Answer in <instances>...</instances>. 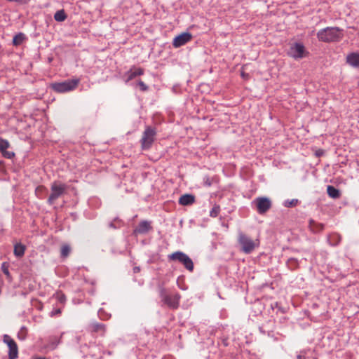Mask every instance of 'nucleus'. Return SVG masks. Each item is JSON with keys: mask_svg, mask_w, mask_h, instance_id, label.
I'll list each match as a JSON object with an SVG mask.
<instances>
[{"mask_svg": "<svg viewBox=\"0 0 359 359\" xmlns=\"http://www.w3.org/2000/svg\"><path fill=\"white\" fill-rule=\"evenodd\" d=\"M319 41L330 43L339 41L344 37L343 30L338 27H327L319 30L317 33Z\"/></svg>", "mask_w": 359, "mask_h": 359, "instance_id": "1", "label": "nucleus"}, {"mask_svg": "<svg viewBox=\"0 0 359 359\" xmlns=\"http://www.w3.org/2000/svg\"><path fill=\"white\" fill-rule=\"evenodd\" d=\"M79 82V79H72L63 82L54 83L51 85V87L55 92L66 93L76 89Z\"/></svg>", "mask_w": 359, "mask_h": 359, "instance_id": "2", "label": "nucleus"}, {"mask_svg": "<svg viewBox=\"0 0 359 359\" xmlns=\"http://www.w3.org/2000/svg\"><path fill=\"white\" fill-rule=\"evenodd\" d=\"M67 186L60 182H54L51 184V193L48 198V203L50 205L53 204L55 201L62 196L66 191Z\"/></svg>", "mask_w": 359, "mask_h": 359, "instance_id": "3", "label": "nucleus"}, {"mask_svg": "<svg viewBox=\"0 0 359 359\" xmlns=\"http://www.w3.org/2000/svg\"><path fill=\"white\" fill-rule=\"evenodd\" d=\"M168 259L171 261H178L189 271H192L194 270V263L191 259L187 255L181 251H177L169 255Z\"/></svg>", "mask_w": 359, "mask_h": 359, "instance_id": "4", "label": "nucleus"}, {"mask_svg": "<svg viewBox=\"0 0 359 359\" xmlns=\"http://www.w3.org/2000/svg\"><path fill=\"white\" fill-rule=\"evenodd\" d=\"M238 241L241 246L242 251L246 254L250 253L259 244L258 240L254 241L243 233L239 234Z\"/></svg>", "mask_w": 359, "mask_h": 359, "instance_id": "5", "label": "nucleus"}, {"mask_svg": "<svg viewBox=\"0 0 359 359\" xmlns=\"http://www.w3.org/2000/svg\"><path fill=\"white\" fill-rule=\"evenodd\" d=\"M156 132L151 127H147L141 138V147L143 150H148L151 148L155 140Z\"/></svg>", "mask_w": 359, "mask_h": 359, "instance_id": "6", "label": "nucleus"}, {"mask_svg": "<svg viewBox=\"0 0 359 359\" xmlns=\"http://www.w3.org/2000/svg\"><path fill=\"white\" fill-rule=\"evenodd\" d=\"M287 55L295 60L302 59L309 55L304 46L301 43H294L290 45Z\"/></svg>", "mask_w": 359, "mask_h": 359, "instance_id": "7", "label": "nucleus"}, {"mask_svg": "<svg viewBox=\"0 0 359 359\" xmlns=\"http://www.w3.org/2000/svg\"><path fill=\"white\" fill-rule=\"evenodd\" d=\"M161 297L163 302L171 309H177L179 306V301L180 296L179 294L173 295L167 294L164 291L161 292Z\"/></svg>", "mask_w": 359, "mask_h": 359, "instance_id": "8", "label": "nucleus"}, {"mask_svg": "<svg viewBox=\"0 0 359 359\" xmlns=\"http://www.w3.org/2000/svg\"><path fill=\"white\" fill-rule=\"evenodd\" d=\"M4 342L6 344L9 348V359H16L18 355V348L15 341L8 335L4 336Z\"/></svg>", "mask_w": 359, "mask_h": 359, "instance_id": "9", "label": "nucleus"}, {"mask_svg": "<svg viewBox=\"0 0 359 359\" xmlns=\"http://www.w3.org/2000/svg\"><path fill=\"white\" fill-rule=\"evenodd\" d=\"M257 210L259 214H264L271 207V201L266 197H259L254 201Z\"/></svg>", "mask_w": 359, "mask_h": 359, "instance_id": "10", "label": "nucleus"}, {"mask_svg": "<svg viewBox=\"0 0 359 359\" xmlns=\"http://www.w3.org/2000/svg\"><path fill=\"white\" fill-rule=\"evenodd\" d=\"M192 39V35L189 32H183L175 36L172 41V46L175 48H179L184 46Z\"/></svg>", "mask_w": 359, "mask_h": 359, "instance_id": "11", "label": "nucleus"}, {"mask_svg": "<svg viewBox=\"0 0 359 359\" xmlns=\"http://www.w3.org/2000/svg\"><path fill=\"white\" fill-rule=\"evenodd\" d=\"M346 62L353 67H359V53H352L348 54L346 57Z\"/></svg>", "mask_w": 359, "mask_h": 359, "instance_id": "12", "label": "nucleus"}, {"mask_svg": "<svg viewBox=\"0 0 359 359\" xmlns=\"http://www.w3.org/2000/svg\"><path fill=\"white\" fill-rule=\"evenodd\" d=\"M151 226L149 222L147 221L141 222L135 229V233H145L149 231Z\"/></svg>", "mask_w": 359, "mask_h": 359, "instance_id": "13", "label": "nucleus"}, {"mask_svg": "<svg viewBox=\"0 0 359 359\" xmlns=\"http://www.w3.org/2000/svg\"><path fill=\"white\" fill-rule=\"evenodd\" d=\"M195 198L191 194H184L179 199V203L182 205H189L194 203Z\"/></svg>", "mask_w": 359, "mask_h": 359, "instance_id": "14", "label": "nucleus"}, {"mask_svg": "<svg viewBox=\"0 0 359 359\" xmlns=\"http://www.w3.org/2000/svg\"><path fill=\"white\" fill-rule=\"evenodd\" d=\"M309 228L313 233H318L323 231L324 225L321 223H318L313 219L309 221Z\"/></svg>", "mask_w": 359, "mask_h": 359, "instance_id": "15", "label": "nucleus"}, {"mask_svg": "<svg viewBox=\"0 0 359 359\" xmlns=\"http://www.w3.org/2000/svg\"><path fill=\"white\" fill-rule=\"evenodd\" d=\"M144 74V70L142 68H135L130 69L128 72V81L132 80L137 76H140Z\"/></svg>", "mask_w": 359, "mask_h": 359, "instance_id": "16", "label": "nucleus"}, {"mask_svg": "<svg viewBox=\"0 0 359 359\" xmlns=\"http://www.w3.org/2000/svg\"><path fill=\"white\" fill-rule=\"evenodd\" d=\"M25 246L21 243H16L14 245V255L18 257H21L25 252Z\"/></svg>", "mask_w": 359, "mask_h": 359, "instance_id": "17", "label": "nucleus"}, {"mask_svg": "<svg viewBox=\"0 0 359 359\" xmlns=\"http://www.w3.org/2000/svg\"><path fill=\"white\" fill-rule=\"evenodd\" d=\"M327 192L328 196L332 198H338L340 196L339 191L333 186H327Z\"/></svg>", "mask_w": 359, "mask_h": 359, "instance_id": "18", "label": "nucleus"}, {"mask_svg": "<svg viewBox=\"0 0 359 359\" xmlns=\"http://www.w3.org/2000/svg\"><path fill=\"white\" fill-rule=\"evenodd\" d=\"M25 39V34L22 33H19L13 37V43L14 46H19L23 42Z\"/></svg>", "mask_w": 359, "mask_h": 359, "instance_id": "19", "label": "nucleus"}, {"mask_svg": "<svg viewBox=\"0 0 359 359\" xmlns=\"http://www.w3.org/2000/svg\"><path fill=\"white\" fill-rule=\"evenodd\" d=\"M67 16L63 10L58 11L55 13L54 18L56 21L62 22L66 19Z\"/></svg>", "mask_w": 359, "mask_h": 359, "instance_id": "20", "label": "nucleus"}, {"mask_svg": "<svg viewBox=\"0 0 359 359\" xmlns=\"http://www.w3.org/2000/svg\"><path fill=\"white\" fill-rule=\"evenodd\" d=\"M71 252V248L68 245H63L61 247L60 252L61 256L63 257H67Z\"/></svg>", "mask_w": 359, "mask_h": 359, "instance_id": "21", "label": "nucleus"}, {"mask_svg": "<svg viewBox=\"0 0 359 359\" xmlns=\"http://www.w3.org/2000/svg\"><path fill=\"white\" fill-rule=\"evenodd\" d=\"M92 327L94 332H102V333L105 332V326L102 323H93Z\"/></svg>", "mask_w": 359, "mask_h": 359, "instance_id": "22", "label": "nucleus"}, {"mask_svg": "<svg viewBox=\"0 0 359 359\" xmlns=\"http://www.w3.org/2000/svg\"><path fill=\"white\" fill-rule=\"evenodd\" d=\"M9 142L4 139L0 138V151L4 152L9 147Z\"/></svg>", "mask_w": 359, "mask_h": 359, "instance_id": "23", "label": "nucleus"}, {"mask_svg": "<svg viewBox=\"0 0 359 359\" xmlns=\"http://www.w3.org/2000/svg\"><path fill=\"white\" fill-rule=\"evenodd\" d=\"M220 212V208L219 205H215L210 212V215L212 217H216Z\"/></svg>", "mask_w": 359, "mask_h": 359, "instance_id": "24", "label": "nucleus"}, {"mask_svg": "<svg viewBox=\"0 0 359 359\" xmlns=\"http://www.w3.org/2000/svg\"><path fill=\"white\" fill-rule=\"evenodd\" d=\"M1 270L3 273L9 278L11 276V274L8 271V264L6 262H4L1 265Z\"/></svg>", "mask_w": 359, "mask_h": 359, "instance_id": "25", "label": "nucleus"}, {"mask_svg": "<svg viewBox=\"0 0 359 359\" xmlns=\"http://www.w3.org/2000/svg\"><path fill=\"white\" fill-rule=\"evenodd\" d=\"M4 157L7 158H12L15 154L13 151H8L6 150L4 151V152H2Z\"/></svg>", "mask_w": 359, "mask_h": 359, "instance_id": "26", "label": "nucleus"}, {"mask_svg": "<svg viewBox=\"0 0 359 359\" xmlns=\"http://www.w3.org/2000/svg\"><path fill=\"white\" fill-rule=\"evenodd\" d=\"M138 86L142 91H146L148 89L147 86L142 81H139Z\"/></svg>", "mask_w": 359, "mask_h": 359, "instance_id": "27", "label": "nucleus"}, {"mask_svg": "<svg viewBox=\"0 0 359 359\" xmlns=\"http://www.w3.org/2000/svg\"><path fill=\"white\" fill-rule=\"evenodd\" d=\"M241 76L244 79H248V74L245 73L244 72H241Z\"/></svg>", "mask_w": 359, "mask_h": 359, "instance_id": "28", "label": "nucleus"}, {"mask_svg": "<svg viewBox=\"0 0 359 359\" xmlns=\"http://www.w3.org/2000/svg\"><path fill=\"white\" fill-rule=\"evenodd\" d=\"M297 359H305L304 356L301 355H299L297 356Z\"/></svg>", "mask_w": 359, "mask_h": 359, "instance_id": "29", "label": "nucleus"}, {"mask_svg": "<svg viewBox=\"0 0 359 359\" xmlns=\"http://www.w3.org/2000/svg\"><path fill=\"white\" fill-rule=\"evenodd\" d=\"M60 313H61L60 309H57L55 311V313H57V314Z\"/></svg>", "mask_w": 359, "mask_h": 359, "instance_id": "30", "label": "nucleus"}, {"mask_svg": "<svg viewBox=\"0 0 359 359\" xmlns=\"http://www.w3.org/2000/svg\"><path fill=\"white\" fill-rule=\"evenodd\" d=\"M43 189L42 187H39L36 188V191H39L40 189Z\"/></svg>", "mask_w": 359, "mask_h": 359, "instance_id": "31", "label": "nucleus"}, {"mask_svg": "<svg viewBox=\"0 0 359 359\" xmlns=\"http://www.w3.org/2000/svg\"><path fill=\"white\" fill-rule=\"evenodd\" d=\"M290 205H294V203L293 201H292V202L290 203Z\"/></svg>", "mask_w": 359, "mask_h": 359, "instance_id": "32", "label": "nucleus"}, {"mask_svg": "<svg viewBox=\"0 0 359 359\" xmlns=\"http://www.w3.org/2000/svg\"><path fill=\"white\" fill-rule=\"evenodd\" d=\"M134 271H140V269H134Z\"/></svg>", "mask_w": 359, "mask_h": 359, "instance_id": "33", "label": "nucleus"}, {"mask_svg": "<svg viewBox=\"0 0 359 359\" xmlns=\"http://www.w3.org/2000/svg\"><path fill=\"white\" fill-rule=\"evenodd\" d=\"M134 271H140V269H134Z\"/></svg>", "mask_w": 359, "mask_h": 359, "instance_id": "34", "label": "nucleus"}, {"mask_svg": "<svg viewBox=\"0 0 359 359\" xmlns=\"http://www.w3.org/2000/svg\"><path fill=\"white\" fill-rule=\"evenodd\" d=\"M134 271H140V269H134Z\"/></svg>", "mask_w": 359, "mask_h": 359, "instance_id": "35", "label": "nucleus"}, {"mask_svg": "<svg viewBox=\"0 0 359 359\" xmlns=\"http://www.w3.org/2000/svg\"><path fill=\"white\" fill-rule=\"evenodd\" d=\"M358 86H359V81H358Z\"/></svg>", "mask_w": 359, "mask_h": 359, "instance_id": "36", "label": "nucleus"}]
</instances>
